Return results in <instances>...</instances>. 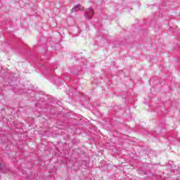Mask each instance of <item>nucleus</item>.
Here are the masks:
<instances>
[{"mask_svg":"<svg viewBox=\"0 0 180 180\" xmlns=\"http://www.w3.org/2000/svg\"><path fill=\"white\" fill-rule=\"evenodd\" d=\"M75 11H84V6L79 5L71 9V12H75Z\"/></svg>","mask_w":180,"mask_h":180,"instance_id":"f257e3e1","label":"nucleus"},{"mask_svg":"<svg viewBox=\"0 0 180 180\" xmlns=\"http://www.w3.org/2000/svg\"><path fill=\"white\" fill-rule=\"evenodd\" d=\"M1 167H2V164L1 163H0V168H1Z\"/></svg>","mask_w":180,"mask_h":180,"instance_id":"7ed1b4c3","label":"nucleus"},{"mask_svg":"<svg viewBox=\"0 0 180 180\" xmlns=\"http://www.w3.org/2000/svg\"><path fill=\"white\" fill-rule=\"evenodd\" d=\"M89 18H92V16H94V11L92 10V8L89 9Z\"/></svg>","mask_w":180,"mask_h":180,"instance_id":"f03ea898","label":"nucleus"}]
</instances>
